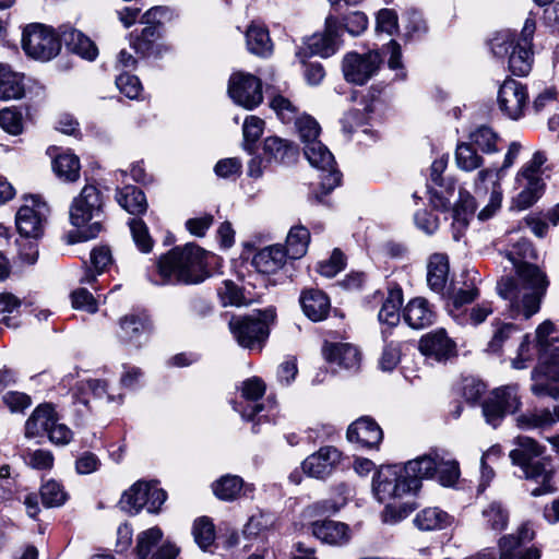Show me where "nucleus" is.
Instances as JSON below:
<instances>
[{"mask_svg":"<svg viewBox=\"0 0 559 559\" xmlns=\"http://www.w3.org/2000/svg\"><path fill=\"white\" fill-rule=\"evenodd\" d=\"M436 475L443 486H453L460 477L459 463L448 457L443 451H439Z\"/></svg>","mask_w":559,"mask_h":559,"instance_id":"obj_48","label":"nucleus"},{"mask_svg":"<svg viewBox=\"0 0 559 559\" xmlns=\"http://www.w3.org/2000/svg\"><path fill=\"white\" fill-rule=\"evenodd\" d=\"M56 420L57 414L51 405H39L26 420L25 436L27 438H34L43 433H48Z\"/></svg>","mask_w":559,"mask_h":559,"instance_id":"obj_35","label":"nucleus"},{"mask_svg":"<svg viewBox=\"0 0 559 559\" xmlns=\"http://www.w3.org/2000/svg\"><path fill=\"white\" fill-rule=\"evenodd\" d=\"M534 538L533 530L527 525H521L515 533L504 535L499 540L500 559H539L536 548L522 551V546Z\"/></svg>","mask_w":559,"mask_h":559,"instance_id":"obj_20","label":"nucleus"},{"mask_svg":"<svg viewBox=\"0 0 559 559\" xmlns=\"http://www.w3.org/2000/svg\"><path fill=\"white\" fill-rule=\"evenodd\" d=\"M118 204L128 213L140 215L146 212L147 202L142 190L133 186H126L116 193Z\"/></svg>","mask_w":559,"mask_h":559,"instance_id":"obj_39","label":"nucleus"},{"mask_svg":"<svg viewBox=\"0 0 559 559\" xmlns=\"http://www.w3.org/2000/svg\"><path fill=\"white\" fill-rule=\"evenodd\" d=\"M516 277H502L497 284L500 297L510 301V308L523 312L526 319L538 312L542 296L547 287L544 273L532 263L535 250L526 239L514 241L506 251Z\"/></svg>","mask_w":559,"mask_h":559,"instance_id":"obj_1","label":"nucleus"},{"mask_svg":"<svg viewBox=\"0 0 559 559\" xmlns=\"http://www.w3.org/2000/svg\"><path fill=\"white\" fill-rule=\"evenodd\" d=\"M103 197L94 185H86L70 206V222L75 227L86 226L103 213Z\"/></svg>","mask_w":559,"mask_h":559,"instance_id":"obj_14","label":"nucleus"},{"mask_svg":"<svg viewBox=\"0 0 559 559\" xmlns=\"http://www.w3.org/2000/svg\"><path fill=\"white\" fill-rule=\"evenodd\" d=\"M24 95L23 75L0 62V99H19Z\"/></svg>","mask_w":559,"mask_h":559,"instance_id":"obj_37","label":"nucleus"},{"mask_svg":"<svg viewBox=\"0 0 559 559\" xmlns=\"http://www.w3.org/2000/svg\"><path fill=\"white\" fill-rule=\"evenodd\" d=\"M469 143L478 146L484 153L498 151L499 135L489 127L480 126L469 134Z\"/></svg>","mask_w":559,"mask_h":559,"instance_id":"obj_52","label":"nucleus"},{"mask_svg":"<svg viewBox=\"0 0 559 559\" xmlns=\"http://www.w3.org/2000/svg\"><path fill=\"white\" fill-rule=\"evenodd\" d=\"M264 130V121L257 116L246 118L242 126L245 148L252 152L254 143L260 139Z\"/></svg>","mask_w":559,"mask_h":559,"instance_id":"obj_57","label":"nucleus"},{"mask_svg":"<svg viewBox=\"0 0 559 559\" xmlns=\"http://www.w3.org/2000/svg\"><path fill=\"white\" fill-rule=\"evenodd\" d=\"M270 107L285 123H289L298 117V107L289 98L281 94H276L271 97Z\"/></svg>","mask_w":559,"mask_h":559,"instance_id":"obj_53","label":"nucleus"},{"mask_svg":"<svg viewBox=\"0 0 559 559\" xmlns=\"http://www.w3.org/2000/svg\"><path fill=\"white\" fill-rule=\"evenodd\" d=\"M476 204L474 198L467 191H459L457 200H455L452 209L453 227L457 230L453 237L460 239V234L468 225L469 217L474 214Z\"/></svg>","mask_w":559,"mask_h":559,"instance_id":"obj_36","label":"nucleus"},{"mask_svg":"<svg viewBox=\"0 0 559 559\" xmlns=\"http://www.w3.org/2000/svg\"><path fill=\"white\" fill-rule=\"evenodd\" d=\"M438 455L439 451L432 450L429 453L411 460L405 465H402V469L409 480H416V491L419 490L423 479L431 478L436 475L439 462Z\"/></svg>","mask_w":559,"mask_h":559,"instance_id":"obj_27","label":"nucleus"},{"mask_svg":"<svg viewBox=\"0 0 559 559\" xmlns=\"http://www.w3.org/2000/svg\"><path fill=\"white\" fill-rule=\"evenodd\" d=\"M479 296L478 288L474 284H465L464 287L454 289L450 295V302L453 310H460L466 304H471Z\"/></svg>","mask_w":559,"mask_h":559,"instance_id":"obj_61","label":"nucleus"},{"mask_svg":"<svg viewBox=\"0 0 559 559\" xmlns=\"http://www.w3.org/2000/svg\"><path fill=\"white\" fill-rule=\"evenodd\" d=\"M25 464L34 469H50L53 466V455L44 449H27L22 453Z\"/></svg>","mask_w":559,"mask_h":559,"instance_id":"obj_56","label":"nucleus"},{"mask_svg":"<svg viewBox=\"0 0 559 559\" xmlns=\"http://www.w3.org/2000/svg\"><path fill=\"white\" fill-rule=\"evenodd\" d=\"M304 153L309 164L322 173L320 187L322 194L326 195L341 182V174L335 168L333 154L319 140L307 144Z\"/></svg>","mask_w":559,"mask_h":559,"instance_id":"obj_13","label":"nucleus"},{"mask_svg":"<svg viewBox=\"0 0 559 559\" xmlns=\"http://www.w3.org/2000/svg\"><path fill=\"white\" fill-rule=\"evenodd\" d=\"M455 197L456 192L453 182H449L447 186L437 185L430 189V202L435 209L440 211L453 209Z\"/></svg>","mask_w":559,"mask_h":559,"instance_id":"obj_51","label":"nucleus"},{"mask_svg":"<svg viewBox=\"0 0 559 559\" xmlns=\"http://www.w3.org/2000/svg\"><path fill=\"white\" fill-rule=\"evenodd\" d=\"M207 253L199 246L188 243L176 247L163 255L157 264L162 277L159 284H199L207 277Z\"/></svg>","mask_w":559,"mask_h":559,"instance_id":"obj_4","label":"nucleus"},{"mask_svg":"<svg viewBox=\"0 0 559 559\" xmlns=\"http://www.w3.org/2000/svg\"><path fill=\"white\" fill-rule=\"evenodd\" d=\"M52 169L59 179L74 182L80 177V159L76 155L69 152L60 153L52 160Z\"/></svg>","mask_w":559,"mask_h":559,"instance_id":"obj_41","label":"nucleus"},{"mask_svg":"<svg viewBox=\"0 0 559 559\" xmlns=\"http://www.w3.org/2000/svg\"><path fill=\"white\" fill-rule=\"evenodd\" d=\"M372 491L379 502L388 503L383 514L384 522L395 523L415 510L413 501L396 502L416 492V480H409L402 465L381 466L373 477Z\"/></svg>","mask_w":559,"mask_h":559,"instance_id":"obj_2","label":"nucleus"},{"mask_svg":"<svg viewBox=\"0 0 559 559\" xmlns=\"http://www.w3.org/2000/svg\"><path fill=\"white\" fill-rule=\"evenodd\" d=\"M547 153L536 151L532 157L525 162L518 170L514 177L515 195L512 198V209L523 211L533 206L546 191V171L549 167Z\"/></svg>","mask_w":559,"mask_h":559,"instance_id":"obj_6","label":"nucleus"},{"mask_svg":"<svg viewBox=\"0 0 559 559\" xmlns=\"http://www.w3.org/2000/svg\"><path fill=\"white\" fill-rule=\"evenodd\" d=\"M68 497L63 486L53 479L46 481L40 487L41 503L46 508L61 507L68 500Z\"/></svg>","mask_w":559,"mask_h":559,"instance_id":"obj_50","label":"nucleus"},{"mask_svg":"<svg viewBox=\"0 0 559 559\" xmlns=\"http://www.w3.org/2000/svg\"><path fill=\"white\" fill-rule=\"evenodd\" d=\"M383 432L379 425L369 417H361L347 429V439L366 448H377L382 441Z\"/></svg>","mask_w":559,"mask_h":559,"instance_id":"obj_24","label":"nucleus"},{"mask_svg":"<svg viewBox=\"0 0 559 559\" xmlns=\"http://www.w3.org/2000/svg\"><path fill=\"white\" fill-rule=\"evenodd\" d=\"M419 349L423 355L437 361L445 360L454 354V343L444 330H438L420 338Z\"/></svg>","mask_w":559,"mask_h":559,"instance_id":"obj_25","label":"nucleus"},{"mask_svg":"<svg viewBox=\"0 0 559 559\" xmlns=\"http://www.w3.org/2000/svg\"><path fill=\"white\" fill-rule=\"evenodd\" d=\"M60 47L52 27L41 23H31L24 27L22 48L33 59L48 61L58 55Z\"/></svg>","mask_w":559,"mask_h":559,"instance_id":"obj_8","label":"nucleus"},{"mask_svg":"<svg viewBox=\"0 0 559 559\" xmlns=\"http://www.w3.org/2000/svg\"><path fill=\"white\" fill-rule=\"evenodd\" d=\"M64 41L69 49L84 59L94 60L97 57L98 50L95 44L78 29L64 34Z\"/></svg>","mask_w":559,"mask_h":559,"instance_id":"obj_44","label":"nucleus"},{"mask_svg":"<svg viewBox=\"0 0 559 559\" xmlns=\"http://www.w3.org/2000/svg\"><path fill=\"white\" fill-rule=\"evenodd\" d=\"M300 305L304 313L314 322L325 319L331 308L329 297L314 288L301 293Z\"/></svg>","mask_w":559,"mask_h":559,"instance_id":"obj_31","label":"nucleus"},{"mask_svg":"<svg viewBox=\"0 0 559 559\" xmlns=\"http://www.w3.org/2000/svg\"><path fill=\"white\" fill-rule=\"evenodd\" d=\"M514 444L515 448L509 454L512 463L522 469L524 478L538 484L531 495L539 497L555 492V468L550 459L542 457L544 447L524 436L518 437Z\"/></svg>","mask_w":559,"mask_h":559,"instance_id":"obj_3","label":"nucleus"},{"mask_svg":"<svg viewBox=\"0 0 559 559\" xmlns=\"http://www.w3.org/2000/svg\"><path fill=\"white\" fill-rule=\"evenodd\" d=\"M403 317L413 329H425L435 321V311L431 305L421 297H416L407 302Z\"/></svg>","mask_w":559,"mask_h":559,"instance_id":"obj_30","label":"nucleus"},{"mask_svg":"<svg viewBox=\"0 0 559 559\" xmlns=\"http://www.w3.org/2000/svg\"><path fill=\"white\" fill-rule=\"evenodd\" d=\"M215 496L221 500H234L242 491L243 496L252 497L254 486L252 484H243V480L235 475H226L221 477L212 485Z\"/></svg>","mask_w":559,"mask_h":559,"instance_id":"obj_34","label":"nucleus"},{"mask_svg":"<svg viewBox=\"0 0 559 559\" xmlns=\"http://www.w3.org/2000/svg\"><path fill=\"white\" fill-rule=\"evenodd\" d=\"M247 47L250 52L267 57L272 53L273 44L269 35V31L257 24H251L246 33Z\"/></svg>","mask_w":559,"mask_h":559,"instance_id":"obj_40","label":"nucleus"},{"mask_svg":"<svg viewBox=\"0 0 559 559\" xmlns=\"http://www.w3.org/2000/svg\"><path fill=\"white\" fill-rule=\"evenodd\" d=\"M403 302L401 289H391L384 299L378 318L381 323L395 326L400 322V309Z\"/></svg>","mask_w":559,"mask_h":559,"instance_id":"obj_45","label":"nucleus"},{"mask_svg":"<svg viewBox=\"0 0 559 559\" xmlns=\"http://www.w3.org/2000/svg\"><path fill=\"white\" fill-rule=\"evenodd\" d=\"M263 153L269 160L284 163L294 157L297 151L288 141L277 136H269L264 140Z\"/></svg>","mask_w":559,"mask_h":559,"instance_id":"obj_43","label":"nucleus"},{"mask_svg":"<svg viewBox=\"0 0 559 559\" xmlns=\"http://www.w3.org/2000/svg\"><path fill=\"white\" fill-rule=\"evenodd\" d=\"M286 258L280 245L269 246L254 254L252 265L260 273L274 274L284 266Z\"/></svg>","mask_w":559,"mask_h":559,"instance_id":"obj_33","label":"nucleus"},{"mask_svg":"<svg viewBox=\"0 0 559 559\" xmlns=\"http://www.w3.org/2000/svg\"><path fill=\"white\" fill-rule=\"evenodd\" d=\"M294 121L305 146L310 142L318 141L321 129L319 123L312 117L302 115L297 117Z\"/></svg>","mask_w":559,"mask_h":559,"instance_id":"obj_58","label":"nucleus"},{"mask_svg":"<svg viewBox=\"0 0 559 559\" xmlns=\"http://www.w3.org/2000/svg\"><path fill=\"white\" fill-rule=\"evenodd\" d=\"M345 266L344 254L335 249L328 260L318 264V272L325 277H333L340 273Z\"/></svg>","mask_w":559,"mask_h":559,"instance_id":"obj_63","label":"nucleus"},{"mask_svg":"<svg viewBox=\"0 0 559 559\" xmlns=\"http://www.w3.org/2000/svg\"><path fill=\"white\" fill-rule=\"evenodd\" d=\"M535 383L531 390L538 397L549 396L559 401V367L552 366L551 362L542 366L533 372Z\"/></svg>","mask_w":559,"mask_h":559,"instance_id":"obj_26","label":"nucleus"},{"mask_svg":"<svg viewBox=\"0 0 559 559\" xmlns=\"http://www.w3.org/2000/svg\"><path fill=\"white\" fill-rule=\"evenodd\" d=\"M414 522L421 531L441 530L449 523V515L438 508H426L416 515Z\"/></svg>","mask_w":559,"mask_h":559,"instance_id":"obj_47","label":"nucleus"},{"mask_svg":"<svg viewBox=\"0 0 559 559\" xmlns=\"http://www.w3.org/2000/svg\"><path fill=\"white\" fill-rule=\"evenodd\" d=\"M49 207L36 195L24 198L23 204L15 214V225L24 238L38 239L44 235Z\"/></svg>","mask_w":559,"mask_h":559,"instance_id":"obj_9","label":"nucleus"},{"mask_svg":"<svg viewBox=\"0 0 559 559\" xmlns=\"http://www.w3.org/2000/svg\"><path fill=\"white\" fill-rule=\"evenodd\" d=\"M527 99L526 87L521 82L513 79L506 80L498 92V105L500 110L513 120L522 117Z\"/></svg>","mask_w":559,"mask_h":559,"instance_id":"obj_19","label":"nucleus"},{"mask_svg":"<svg viewBox=\"0 0 559 559\" xmlns=\"http://www.w3.org/2000/svg\"><path fill=\"white\" fill-rule=\"evenodd\" d=\"M274 319V309L257 310L247 317H234L229 321V329L240 346L260 347L261 343L267 338L269 324Z\"/></svg>","mask_w":559,"mask_h":559,"instance_id":"obj_7","label":"nucleus"},{"mask_svg":"<svg viewBox=\"0 0 559 559\" xmlns=\"http://www.w3.org/2000/svg\"><path fill=\"white\" fill-rule=\"evenodd\" d=\"M342 35L341 22L332 15L325 19V29L321 34L310 36L305 45L310 55H318L323 58L335 53L338 48L337 38Z\"/></svg>","mask_w":559,"mask_h":559,"instance_id":"obj_21","label":"nucleus"},{"mask_svg":"<svg viewBox=\"0 0 559 559\" xmlns=\"http://www.w3.org/2000/svg\"><path fill=\"white\" fill-rule=\"evenodd\" d=\"M521 148H522V145L519 142H516V141L511 142L508 147V151L504 155L502 165L499 168L480 169L474 179V186H475L476 192L485 191L486 190L485 183L488 180L493 179V177H496L497 180H499L504 175V173L513 166V164L515 163V160L518 159V157L520 155Z\"/></svg>","mask_w":559,"mask_h":559,"instance_id":"obj_32","label":"nucleus"},{"mask_svg":"<svg viewBox=\"0 0 559 559\" xmlns=\"http://www.w3.org/2000/svg\"><path fill=\"white\" fill-rule=\"evenodd\" d=\"M383 63L381 53L370 50L365 53L347 52L342 61V71L347 82L364 85L380 70Z\"/></svg>","mask_w":559,"mask_h":559,"instance_id":"obj_12","label":"nucleus"},{"mask_svg":"<svg viewBox=\"0 0 559 559\" xmlns=\"http://www.w3.org/2000/svg\"><path fill=\"white\" fill-rule=\"evenodd\" d=\"M228 94L237 105L253 109L263 99L261 80L250 73L236 72L229 79Z\"/></svg>","mask_w":559,"mask_h":559,"instance_id":"obj_15","label":"nucleus"},{"mask_svg":"<svg viewBox=\"0 0 559 559\" xmlns=\"http://www.w3.org/2000/svg\"><path fill=\"white\" fill-rule=\"evenodd\" d=\"M322 354L325 360L343 369L357 370L360 365L358 348L349 343H324Z\"/></svg>","mask_w":559,"mask_h":559,"instance_id":"obj_23","label":"nucleus"},{"mask_svg":"<svg viewBox=\"0 0 559 559\" xmlns=\"http://www.w3.org/2000/svg\"><path fill=\"white\" fill-rule=\"evenodd\" d=\"M399 27L397 14L392 9H381L376 17V31L393 35Z\"/></svg>","mask_w":559,"mask_h":559,"instance_id":"obj_62","label":"nucleus"},{"mask_svg":"<svg viewBox=\"0 0 559 559\" xmlns=\"http://www.w3.org/2000/svg\"><path fill=\"white\" fill-rule=\"evenodd\" d=\"M166 498V492L155 483L136 481L123 492L119 503L121 509L130 514L139 513L144 507L148 512L155 513Z\"/></svg>","mask_w":559,"mask_h":559,"instance_id":"obj_11","label":"nucleus"},{"mask_svg":"<svg viewBox=\"0 0 559 559\" xmlns=\"http://www.w3.org/2000/svg\"><path fill=\"white\" fill-rule=\"evenodd\" d=\"M163 532L154 526L141 532L136 536L135 552L139 559H176L179 548L170 543L164 542Z\"/></svg>","mask_w":559,"mask_h":559,"instance_id":"obj_17","label":"nucleus"},{"mask_svg":"<svg viewBox=\"0 0 559 559\" xmlns=\"http://www.w3.org/2000/svg\"><path fill=\"white\" fill-rule=\"evenodd\" d=\"M309 241V230L301 225L294 226L287 235L286 250L284 251L288 258L299 259L306 254Z\"/></svg>","mask_w":559,"mask_h":559,"instance_id":"obj_42","label":"nucleus"},{"mask_svg":"<svg viewBox=\"0 0 559 559\" xmlns=\"http://www.w3.org/2000/svg\"><path fill=\"white\" fill-rule=\"evenodd\" d=\"M129 227L138 249L143 253L150 252L153 248V239L146 224L140 218H132L129 221Z\"/></svg>","mask_w":559,"mask_h":559,"instance_id":"obj_54","label":"nucleus"},{"mask_svg":"<svg viewBox=\"0 0 559 559\" xmlns=\"http://www.w3.org/2000/svg\"><path fill=\"white\" fill-rule=\"evenodd\" d=\"M71 302L74 309L84 310L88 313H95L98 309L96 299L85 288L73 290L71 294Z\"/></svg>","mask_w":559,"mask_h":559,"instance_id":"obj_64","label":"nucleus"},{"mask_svg":"<svg viewBox=\"0 0 559 559\" xmlns=\"http://www.w3.org/2000/svg\"><path fill=\"white\" fill-rule=\"evenodd\" d=\"M341 460V453L333 447H323L302 462L306 474L316 478H324L331 474Z\"/></svg>","mask_w":559,"mask_h":559,"instance_id":"obj_22","label":"nucleus"},{"mask_svg":"<svg viewBox=\"0 0 559 559\" xmlns=\"http://www.w3.org/2000/svg\"><path fill=\"white\" fill-rule=\"evenodd\" d=\"M341 25L342 32L345 29L352 36H359L368 27V17L361 11H354L344 17V22Z\"/></svg>","mask_w":559,"mask_h":559,"instance_id":"obj_60","label":"nucleus"},{"mask_svg":"<svg viewBox=\"0 0 559 559\" xmlns=\"http://www.w3.org/2000/svg\"><path fill=\"white\" fill-rule=\"evenodd\" d=\"M121 341L130 344H140L141 338L152 331L150 318L144 314L130 313L122 317L119 321Z\"/></svg>","mask_w":559,"mask_h":559,"instance_id":"obj_28","label":"nucleus"},{"mask_svg":"<svg viewBox=\"0 0 559 559\" xmlns=\"http://www.w3.org/2000/svg\"><path fill=\"white\" fill-rule=\"evenodd\" d=\"M312 534L320 540L330 545H343L350 539L349 526L333 520L317 521L312 523Z\"/></svg>","mask_w":559,"mask_h":559,"instance_id":"obj_29","label":"nucleus"},{"mask_svg":"<svg viewBox=\"0 0 559 559\" xmlns=\"http://www.w3.org/2000/svg\"><path fill=\"white\" fill-rule=\"evenodd\" d=\"M265 391L263 381L259 378L246 380L241 386V400L235 402L234 409L240 413L245 420H257L261 423L263 419L269 420L270 414H261L265 406L260 400Z\"/></svg>","mask_w":559,"mask_h":559,"instance_id":"obj_16","label":"nucleus"},{"mask_svg":"<svg viewBox=\"0 0 559 559\" xmlns=\"http://www.w3.org/2000/svg\"><path fill=\"white\" fill-rule=\"evenodd\" d=\"M535 29L536 21L528 16L519 36L512 31L506 29L497 33L490 40L492 53L498 58L508 57L509 70L514 75H526L532 69V41Z\"/></svg>","mask_w":559,"mask_h":559,"instance_id":"obj_5","label":"nucleus"},{"mask_svg":"<svg viewBox=\"0 0 559 559\" xmlns=\"http://www.w3.org/2000/svg\"><path fill=\"white\" fill-rule=\"evenodd\" d=\"M518 388L508 385L496 389L483 405V414L488 424L496 427L507 413L519 409Z\"/></svg>","mask_w":559,"mask_h":559,"instance_id":"obj_18","label":"nucleus"},{"mask_svg":"<svg viewBox=\"0 0 559 559\" xmlns=\"http://www.w3.org/2000/svg\"><path fill=\"white\" fill-rule=\"evenodd\" d=\"M427 283L429 287L441 293L447 284L449 275V260L443 253H435L428 262Z\"/></svg>","mask_w":559,"mask_h":559,"instance_id":"obj_38","label":"nucleus"},{"mask_svg":"<svg viewBox=\"0 0 559 559\" xmlns=\"http://www.w3.org/2000/svg\"><path fill=\"white\" fill-rule=\"evenodd\" d=\"M118 90L130 99L139 98L142 92V84L138 76L130 73H122L116 79Z\"/></svg>","mask_w":559,"mask_h":559,"instance_id":"obj_59","label":"nucleus"},{"mask_svg":"<svg viewBox=\"0 0 559 559\" xmlns=\"http://www.w3.org/2000/svg\"><path fill=\"white\" fill-rule=\"evenodd\" d=\"M484 525L492 531H503L509 522V511L501 502L492 501L481 511Z\"/></svg>","mask_w":559,"mask_h":559,"instance_id":"obj_46","label":"nucleus"},{"mask_svg":"<svg viewBox=\"0 0 559 559\" xmlns=\"http://www.w3.org/2000/svg\"><path fill=\"white\" fill-rule=\"evenodd\" d=\"M193 536L200 548L206 549L210 547L215 539V530L212 521L206 516L195 520Z\"/></svg>","mask_w":559,"mask_h":559,"instance_id":"obj_55","label":"nucleus"},{"mask_svg":"<svg viewBox=\"0 0 559 559\" xmlns=\"http://www.w3.org/2000/svg\"><path fill=\"white\" fill-rule=\"evenodd\" d=\"M455 163L461 170L473 171L479 168L484 159L471 143H460L455 150Z\"/></svg>","mask_w":559,"mask_h":559,"instance_id":"obj_49","label":"nucleus"},{"mask_svg":"<svg viewBox=\"0 0 559 559\" xmlns=\"http://www.w3.org/2000/svg\"><path fill=\"white\" fill-rule=\"evenodd\" d=\"M492 336L488 343V350L491 353H501L507 348L519 343L516 358L512 360L515 369L525 367L524 361L527 359L525 353L528 349L530 335L522 334L521 330L510 322L495 321L492 323Z\"/></svg>","mask_w":559,"mask_h":559,"instance_id":"obj_10","label":"nucleus"}]
</instances>
